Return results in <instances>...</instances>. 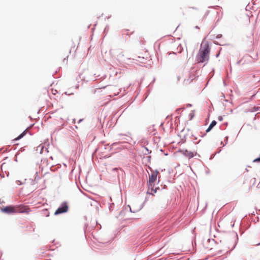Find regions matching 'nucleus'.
Returning a JSON list of instances; mask_svg holds the SVG:
<instances>
[{"mask_svg": "<svg viewBox=\"0 0 260 260\" xmlns=\"http://www.w3.org/2000/svg\"><path fill=\"white\" fill-rule=\"evenodd\" d=\"M27 132V129L25 130L22 134H21L19 136H18L14 140V141L18 140L21 139L22 138H23L24 137V136H25L26 135Z\"/></svg>", "mask_w": 260, "mask_h": 260, "instance_id": "8", "label": "nucleus"}, {"mask_svg": "<svg viewBox=\"0 0 260 260\" xmlns=\"http://www.w3.org/2000/svg\"><path fill=\"white\" fill-rule=\"evenodd\" d=\"M31 211L30 208L27 206L20 205L16 206V213H28Z\"/></svg>", "mask_w": 260, "mask_h": 260, "instance_id": "3", "label": "nucleus"}, {"mask_svg": "<svg viewBox=\"0 0 260 260\" xmlns=\"http://www.w3.org/2000/svg\"><path fill=\"white\" fill-rule=\"evenodd\" d=\"M216 124V121L215 120L212 121L210 123V125L209 126L208 128L206 129V132H209Z\"/></svg>", "mask_w": 260, "mask_h": 260, "instance_id": "7", "label": "nucleus"}, {"mask_svg": "<svg viewBox=\"0 0 260 260\" xmlns=\"http://www.w3.org/2000/svg\"><path fill=\"white\" fill-rule=\"evenodd\" d=\"M210 49L207 41L203 40L201 44L200 48L197 55V60L199 63L208 61Z\"/></svg>", "mask_w": 260, "mask_h": 260, "instance_id": "1", "label": "nucleus"}, {"mask_svg": "<svg viewBox=\"0 0 260 260\" xmlns=\"http://www.w3.org/2000/svg\"><path fill=\"white\" fill-rule=\"evenodd\" d=\"M183 154L188 158H191L194 156V154L193 152L189 151L187 150H183Z\"/></svg>", "mask_w": 260, "mask_h": 260, "instance_id": "6", "label": "nucleus"}, {"mask_svg": "<svg viewBox=\"0 0 260 260\" xmlns=\"http://www.w3.org/2000/svg\"><path fill=\"white\" fill-rule=\"evenodd\" d=\"M159 172L158 171H154L151 173V175L149 176V180L148 181V190H150V193L153 194L156 192L157 189L158 187H155V182L156 181L157 177Z\"/></svg>", "mask_w": 260, "mask_h": 260, "instance_id": "2", "label": "nucleus"}, {"mask_svg": "<svg viewBox=\"0 0 260 260\" xmlns=\"http://www.w3.org/2000/svg\"><path fill=\"white\" fill-rule=\"evenodd\" d=\"M68 210V206L67 203H63L61 206L56 210L55 212V215H58L59 214L66 213Z\"/></svg>", "mask_w": 260, "mask_h": 260, "instance_id": "4", "label": "nucleus"}, {"mask_svg": "<svg viewBox=\"0 0 260 260\" xmlns=\"http://www.w3.org/2000/svg\"><path fill=\"white\" fill-rule=\"evenodd\" d=\"M2 210L3 212L7 213H16V206H7Z\"/></svg>", "mask_w": 260, "mask_h": 260, "instance_id": "5", "label": "nucleus"}, {"mask_svg": "<svg viewBox=\"0 0 260 260\" xmlns=\"http://www.w3.org/2000/svg\"><path fill=\"white\" fill-rule=\"evenodd\" d=\"M219 120L221 121L222 120V118L221 117H219Z\"/></svg>", "mask_w": 260, "mask_h": 260, "instance_id": "9", "label": "nucleus"}]
</instances>
